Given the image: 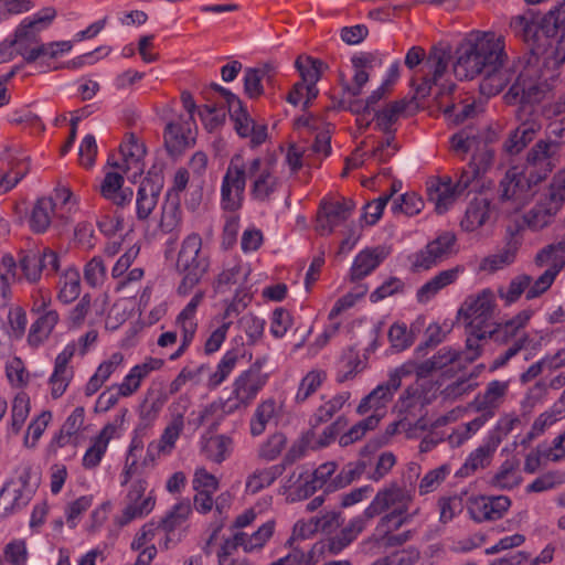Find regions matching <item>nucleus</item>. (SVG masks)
<instances>
[{"label":"nucleus","instance_id":"nucleus-38","mask_svg":"<svg viewBox=\"0 0 565 565\" xmlns=\"http://www.w3.org/2000/svg\"><path fill=\"white\" fill-rule=\"evenodd\" d=\"M428 200L435 204V210L441 214L461 195L457 192L451 178L434 180L427 186Z\"/></svg>","mask_w":565,"mask_h":565},{"label":"nucleus","instance_id":"nucleus-35","mask_svg":"<svg viewBox=\"0 0 565 565\" xmlns=\"http://www.w3.org/2000/svg\"><path fill=\"white\" fill-rule=\"evenodd\" d=\"M338 514L330 512L321 518H310L298 520L292 527L290 537L286 545L292 547L295 541L312 537L319 531H329L337 523Z\"/></svg>","mask_w":565,"mask_h":565},{"label":"nucleus","instance_id":"nucleus-42","mask_svg":"<svg viewBox=\"0 0 565 565\" xmlns=\"http://www.w3.org/2000/svg\"><path fill=\"white\" fill-rule=\"evenodd\" d=\"M114 431L115 428L111 425H106L94 438H92L90 445L82 458V466L84 469L90 470L99 466L107 451Z\"/></svg>","mask_w":565,"mask_h":565},{"label":"nucleus","instance_id":"nucleus-7","mask_svg":"<svg viewBox=\"0 0 565 565\" xmlns=\"http://www.w3.org/2000/svg\"><path fill=\"white\" fill-rule=\"evenodd\" d=\"M56 10L46 7L31 17L23 19L14 31L13 44L17 52L28 62H34L42 56L45 44H41L39 34L47 29L56 18Z\"/></svg>","mask_w":565,"mask_h":565},{"label":"nucleus","instance_id":"nucleus-56","mask_svg":"<svg viewBox=\"0 0 565 565\" xmlns=\"http://www.w3.org/2000/svg\"><path fill=\"white\" fill-rule=\"evenodd\" d=\"M482 140L479 130L473 127H465L451 136L450 149L455 156L465 159L467 153H472Z\"/></svg>","mask_w":565,"mask_h":565},{"label":"nucleus","instance_id":"nucleus-53","mask_svg":"<svg viewBox=\"0 0 565 565\" xmlns=\"http://www.w3.org/2000/svg\"><path fill=\"white\" fill-rule=\"evenodd\" d=\"M373 56L369 53H361L351 58L354 71L351 83L345 85V92L351 96H359L365 84L369 82V68L372 67Z\"/></svg>","mask_w":565,"mask_h":565},{"label":"nucleus","instance_id":"nucleus-2","mask_svg":"<svg viewBox=\"0 0 565 565\" xmlns=\"http://www.w3.org/2000/svg\"><path fill=\"white\" fill-rule=\"evenodd\" d=\"M413 501L414 490L392 482L381 489L363 511L366 520L383 514L376 524L375 536L385 547H397L413 539L412 530L395 533L419 513V508L411 511Z\"/></svg>","mask_w":565,"mask_h":565},{"label":"nucleus","instance_id":"nucleus-32","mask_svg":"<svg viewBox=\"0 0 565 565\" xmlns=\"http://www.w3.org/2000/svg\"><path fill=\"white\" fill-rule=\"evenodd\" d=\"M249 274V266L239 257H234L223 265V269L215 278L214 289L216 292H226L232 287L246 282Z\"/></svg>","mask_w":565,"mask_h":565},{"label":"nucleus","instance_id":"nucleus-17","mask_svg":"<svg viewBox=\"0 0 565 565\" xmlns=\"http://www.w3.org/2000/svg\"><path fill=\"white\" fill-rule=\"evenodd\" d=\"M120 161L109 164L122 173L127 174L129 180L136 181L145 171L146 147L143 142L134 134H127L119 146Z\"/></svg>","mask_w":565,"mask_h":565},{"label":"nucleus","instance_id":"nucleus-13","mask_svg":"<svg viewBox=\"0 0 565 565\" xmlns=\"http://www.w3.org/2000/svg\"><path fill=\"white\" fill-rule=\"evenodd\" d=\"M457 253V237L454 232L439 233L424 248L409 256L413 271L428 270Z\"/></svg>","mask_w":565,"mask_h":565},{"label":"nucleus","instance_id":"nucleus-50","mask_svg":"<svg viewBox=\"0 0 565 565\" xmlns=\"http://www.w3.org/2000/svg\"><path fill=\"white\" fill-rule=\"evenodd\" d=\"M369 521L370 520H366L364 518V512L362 513V515L352 519L338 535L331 537L328 541V551L331 554H339L347 546H349L358 537L360 533L363 532Z\"/></svg>","mask_w":565,"mask_h":565},{"label":"nucleus","instance_id":"nucleus-31","mask_svg":"<svg viewBox=\"0 0 565 565\" xmlns=\"http://www.w3.org/2000/svg\"><path fill=\"white\" fill-rule=\"evenodd\" d=\"M194 122L184 120L183 115L178 121L169 122L164 130V145L171 156L182 153L193 142L192 126Z\"/></svg>","mask_w":565,"mask_h":565},{"label":"nucleus","instance_id":"nucleus-57","mask_svg":"<svg viewBox=\"0 0 565 565\" xmlns=\"http://www.w3.org/2000/svg\"><path fill=\"white\" fill-rule=\"evenodd\" d=\"M490 216V203L486 199H476L468 205L460 226L466 232L480 228Z\"/></svg>","mask_w":565,"mask_h":565},{"label":"nucleus","instance_id":"nucleus-55","mask_svg":"<svg viewBox=\"0 0 565 565\" xmlns=\"http://www.w3.org/2000/svg\"><path fill=\"white\" fill-rule=\"evenodd\" d=\"M558 212L559 210L541 196L537 203L525 213L524 223L531 230L540 231L548 226Z\"/></svg>","mask_w":565,"mask_h":565},{"label":"nucleus","instance_id":"nucleus-36","mask_svg":"<svg viewBox=\"0 0 565 565\" xmlns=\"http://www.w3.org/2000/svg\"><path fill=\"white\" fill-rule=\"evenodd\" d=\"M316 492L311 477L306 471H292L281 486L286 501L294 503L311 497Z\"/></svg>","mask_w":565,"mask_h":565},{"label":"nucleus","instance_id":"nucleus-51","mask_svg":"<svg viewBox=\"0 0 565 565\" xmlns=\"http://www.w3.org/2000/svg\"><path fill=\"white\" fill-rule=\"evenodd\" d=\"M57 217L56 202L53 199H39L30 215V227L34 233L41 234L47 231L53 217Z\"/></svg>","mask_w":565,"mask_h":565},{"label":"nucleus","instance_id":"nucleus-14","mask_svg":"<svg viewBox=\"0 0 565 565\" xmlns=\"http://www.w3.org/2000/svg\"><path fill=\"white\" fill-rule=\"evenodd\" d=\"M561 162V143L539 140L526 154V172L533 183L543 182Z\"/></svg>","mask_w":565,"mask_h":565},{"label":"nucleus","instance_id":"nucleus-19","mask_svg":"<svg viewBox=\"0 0 565 565\" xmlns=\"http://www.w3.org/2000/svg\"><path fill=\"white\" fill-rule=\"evenodd\" d=\"M354 209L353 201L344 198L322 201L317 214L316 231L320 235H330L351 216Z\"/></svg>","mask_w":565,"mask_h":565},{"label":"nucleus","instance_id":"nucleus-28","mask_svg":"<svg viewBox=\"0 0 565 565\" xmlns=\"http://www.w3.org/2000/svg\"><path fill=\"white\" fill-rule=\"evenodd\" d=\"M397 390L392 388L391 384L386 381L377 385L367 396H365L356 407L359 415H366L375 417L376 423L380 424L381 419L386 414V408Z\"/></svg>","mask_w":565,"mask_h":565},{"label":"nucleus","instance_id":"nucleus-23","mask_svg":"<svg viewBox=\"0 0 565 565\" xmlns=\"http://www.w3.org/2000/svg\"><path fill=\"white\" fill-rule=\"evenodd\" d=\"M31 495L26 476H20L17 480L7 482L0 490V518H7L24 508L31 500Z\"/></svg>","mask_w":565,"mask_h":565},{"label":"nucleus","instance_id":"nucleus-44","mask_svg":"<svg viewBox=\"0 0 565 565\" xmlns=\"http://www.w3.org/2000/svg\"><path fill=\"white\" fill-rule=\"evenodd\" d=\"M519 462L515 459L504 460L489 480V486L497 490H513L522 483Z\"/></svg>","mask_w":565,"mask_h":565},{"label":"nucleus","instance_id":"nucleus-52","mask_svg":"<svg viewBox=\"0 0 565 565\" xmlns=\"http://www.w3.org/2000/svg\"><path fill=\"white\" fill-rule=\"evenodd\" d=\"M192 514V505L189 499H182L175 503L166 515L158 521L161 531L164 532L167 541L173 535L175 530L180 529Z\"/></svg>","mask_w":565,"mask_h":565},{"label":"nucleus","instance_id":"nucleus-20","mask_svg":"<svg viewBox=\"0 0 565 565\" xmlns=\"http://www.w3.org/2000/svg\"><path fill=\"white\" fill-rule=\"evenodd\" d=\"M545 93L546 84L525 71L518 76L504 95V99L510 105H533L543 100Z\"/></svg>","mask_w":565,"mask_h":565},{"label":"nucleus","instance_id":"nucleus-26","mask_svg":"<svg viewBox=\"0 0 565 565\" xmlns=\"http://www.w3.org/2000/svg\"><path fill=\"white\" fill-rule=\"evenodd\" d=\"M85 413L83 406H77L66 417L60 430L53 436L47 446V450L51 454L55 455L58 449L75 443L78 434L84 429Z\"/></svg>","mask_w":565,"mask_h":565},{"label":"nucleus","instance_id":"nucleus-37","mask_svg":"<svg viewBox=\"0 0 565 565\" xmlns=\"http://www.w3.org/2000/svg\"><path fill=\"white\" fill-rule=\"evenodd\" d=\"M498 447V438L487 436L483 443L468 456L458 473L461 477H469L479 469L487 468L490 466Z\"/></svg>","mask_w":565,"mask_h":565},{"label":"nucleus","instance_id":"nucleus-40","mask_svg":"<svg viewBox=\"0 0 565 565\" xmlns=\"http://www.w3.org/2000/svg\"><path fill=\"white\" fill-rule=\"evenodd\" d=\"M284 465H273L268 467L256 468L247 475L245 479L244 492L247 495H255L269 488L282 475Z\"/></svg>","mask_w":565,"mask_h":565},{"label":"nucleus","instance_id":"nucleus-45","mask_svg":"<svg viewBox=\"0 0 565 565\" xmlns=\"http://www.w3.org/2000/svg\"><path fill=\"white\" fill-rule=\"evenodd\" d=\"M31 399L25 392H19L11 401L10 416L7 422V433L18 436L30 416Z\"/></svg>","mask_w":565,"mask_h":565},{"label":"nucleus","instance_id":"nucleus-46","mask_svg":"<svg viewBox=\"0 0 565 565\" xmlns=\"http://www.w3.org/2000/svg\"><path fill=\"white\" fill-rule=\"evenodd\" d=\"M122 363L124 354L121 352H115L107 360L103 361L86 383L84 390L85 395L92 396L98 392Z\"/></svg>","mask_w":565,"mask_h":565},{"label":"nucleus","instance_id":"nucleus-47","mask_svg":"<svg viewBox=\"0 0 565 565\" xmlns=\"http://www.w3.org/2000/svg\"><path fill=\"white\" fill-rule=\"evenodd\" d=\"M60 316L56 310L45 311L31 324L28 333V344L36 349L42 345L51 335L58 323Z\"/></svg>","mask_w":565,"mask_h":565},{"label":"nucleus","instance_id":"nucleus-16","mask_svg":"<svg viewBox=\"0 0 565 565\" xmlns=\"http://www.w3.org/2000/svg\"><path fill=\"white\" fill-rule=\"evenodd\" d=\"M542 18H539L532 10H527L523 14L515 15L510 21L512 33L527 43L534 54H541L542 49L546 45V41L555 35L546 34L541 26ZM557 40L559 35H556Z\"/></svg>","mask_w":565,"mask_h":565},{"label":"nucleus","instance_id":"nucleus-11","mask_svg":"<svg viewBox=\"0 0 565 565\" xmlns=\"http://www.w3.org/2000/svg\"><path fill=\"white\" fill-rule=\"evenodd\" d=\"M247 175L246 159L235 153L226 168L221 183V207L226 212H237L244 203Z\"/></svg>","mask_w":565,"mask_h":565},{"label":"nucleus","instance_id":"nucleus-48","mask_svg":"<svg viewBox=\"0 0 565 565\" xmlns=\"http://www.w3.org/2000/svg\"><path fill=\"white\" fill-rule=\"evenodd\" d=\"M56 298L68 305L76 300L81 295L82 285H81V275L76 267H67L58 275V279L56 282Z\"/></svg>","mask_w":565,"mask_h":565},{"label":"nucleus","instance_id":"nucleus-49","mask_svg":"<svg viewBox=\"0 0 565 565\" xmlns=\"http://www.w3.org/2000/svg\"><path fill=\"white\" fill-rule=\"evenodd\" d=\"M405 109L406 103L404 100L392 102L381 110L374 111L370 116V122L374 120V128L384 132L385 136L394 135L395 125Z\"/></svg>","mask_w":565,"mask_h":565},{"label":"nucleus","instance_id":"nucleus-10","mask_svg":"<svg viewBox=\"0 0 565 565\" xmlns=\"http://www.w3.org/2000/svg\"><path fill=\"white\" fill-rule=\"evenodd\" d=\"M156 503L157 498L154 491L149 489L148 480L145 477H138L127 488L124 507L115 522L124 527L136 520L145 519L153 511Z\"/></svg>","mask_w":565,"mask_h":565},{"label":"nucleus","instance_id":"nucleus-63","mask_svg":"<svg viewBox=\"0 0 565 565\" xmlns=\"http://www.w3.org/2000/svg\"><path fill=\"white\" fill-rule=\"evenodd\" d=\"M53 419L51 411L44 409L35 415L29 423L24 436L23 446L28 449L36 448L41 437Z\"/></svg>","mask_w":565,"mask_h":565},{"label":"nucleus","instance_id":"nucleus-8","mask_svg":"<svg viewBox=\"0 0 565 565\" xmlns=\"http://www.w3.org/2000/svg\"><path fill=\"white\" fill-rule=\"evenodd\" d=\"M495 307V296L490 289H482L462 303L459 313L468 321L469 333L472 337L467 339L469 349L475 348L476 340H484L483 331H488L493 324Z\"/></svg>","mask_w":565,"mask_h":565},{"label":"nucleus","instance_id":"nucleus-54","mask_svg":"<svg viewBox=\"0 0 565 565\" xmlns=\"http://www.w3.org/2000/svg\"><path fill=\"white\" fill-rule=\"evenodd\" d=\"M565 416V401L562 397L558 403H555L551 408L539 415L527 433L524 441L531 443L547 429H550L556 422Z\"/></svg>","mask_w":565,"mask_h":565},{"label":"nucleus","instance_id":"nucleus-30","mask_svg":"<svg viewBox=\"0 0 565 565\" xmlns=\"http://www.w3.org/2000/svg\"><path fill=\"white\" fill-rule=\"evenodd\" d=\"M124 173L118 171H109L105 174L100 185V195L118 207L128 205L134 195L131 188L124 186Z\"/></svg>","mask_w":565,"mask_h":565},{"label":"nucleus","instance_id":"nucleus-61","mask_svg":"<svg viewBox=\"0 0 565 565\" xmlns=\"http://www.w3.org/2000/svg\"><path fill=\"white\" fill-rule=\"evenodd\" d=\"M440 552L438 545H430L424 554L416 547H407L393 552L395 565H435L431 559Z\"/></svg>","mask_w":565,"mask_h":565},{"label":"nucleus","instance_id":"nucleus-62","mask_svg":"<svg viewBox=\"0 0 565 565\" xmlns=\"http://www.w3.org/2000/svg\"><path fill=\"white\" fill-rule=\"evenodd\" d=\"M275 530L276 521L268 520L250 534L241 531V535L243 536L242 540L244 543V552L254 553L262 551L273 537Z\"/></svg>","mask_w":565,"mask_h":565},{"label":"nucleus","instance_id":"nucleus-15","mask_svg":"<svg viewBox=\"0 0 565 565\" xmlns=\"http://www.w3.org/2000/svg\"><path fill=\"white\" fill-rule=\"evenodd\" d=\"M220 92L225 98L230 117L238 136L248 138L254 147L262 145L267 138V127L263 124H256L243 106L242 100L233 93L223 87H220Z\"/></svg>","mask_w":565,"mask_h":565},{"label":"nucleus","instance_id":"nucleus-9","mask_svg":"<svg viewBox=\"0 0 565 565\" xmlns=\"http://www.w3.org/2000/svg\"><path fill=\"white\" fill-rule=\"evenodd\" d=\"M534 264L539 268H545V270L533 281L526 292L527 300L544 295L565 267V238L540 249L534 257Z\"/></svg>","mask_w":565,"mask_h":565},{"label":"nucleus","instance_id":"nucleus-3","mask_svg":"<svg viewBox=\"0 0 565 565\" xmlns=\"http://www.w3.org/2000/svg\"><path fill=\"white\" fill-rule=\"evenodd\" d=\"M450 60V52L441 46H433L428 55L422 46H412L407 51L405 65L409 70H414L422 64V67L412 77V85L418 96L429 95L433 86H439L441 96L454 92L455 84L445 79Z\"/></svg>","mask_w":565,"mask_h":565},{"label":"nucleus","instance_id":"nucleus-29","mask_svg":"<svg viewBox=\"0 0 565 565\" xmlns=\"http://www.w3.org/2000/svg\"><path fill=\"white\" fill-rule=\"evenodd\" d=\"M267 382L262 381L248 372L243 371L232 384V396L228 402L234 401L235 408L247 407L257 397Z\"/></svg>","mask_w":565,"mask_h":565},{"label":"nucleus","instance_id":"nucleus-33","mask_svg":"<svg viewBox=\"0 0 565 565\" xmlns=\"http://www.w3.org/2000/svg\"><path fill=\"white\" fill-rule=\"evenodd\" d=\"M164 362L161 359L148 358L142 363L131 367L122 382L116 386L119 391V395L128 397L135 394L140 388L142 381L148 377L151 372L160 370Z\"/></svg>","mask_w":565,"mask_h":565},{"label":"nucleus","instance_id":"nucleus-12","mask_svg":"<svg viewBox=\"0 0 565 565\" xmlns=\"http://www.w3.org/2000/svg\"><path fill=\"white\" fill-rule=\"evenodd\" d=\"M536 185L539 183L532 182L524 168L511 167L500 181V199L509 203L511 210L519 211L532 199Z\"/></svg>","mask_w":565,"mask_h":565},{"label":"nucleus","instance_id":"nucleus-64","mask_svg":"<svg viewBox=\"0 0 565 565\" xmlns=\"http://www.w3.org/2000/svg\"><path fill=\"white\" fill-rule=\"evenodd\" d=\"M241 354L237 350L226 351L216 365L215 371L210 375L207 385L210 388L218 387L235 370Z\"/></svg>","mask_w":565,"mask_h":565},{"label":"nucleus","instance_id":"nucleus-1","mask_svg":"<svg viewBox=\"0 0 565 565\" xmlns=\"http://www.w3.org/2000/svg\"><path fill=\"white\" fill-rule=\"evenodd\" d=\"M504 47V38L493 32L470 33L456 52V77L469 79L483 74L480 92L486 96L499 94L512 78Z\"/></svg>","mask_w":565,"mask_h":565},{"label":"nucleus","instance_id":"nucleus-21","mask_svg":"<svg viewBox=\"0 0 565 565\" xmlns=\"http://www.w3.org/2000/svg\"><path fill=\"white\" fill-rule=\"evenodd\" d=\"M76 354V344L67 343L54 360L53 372L47 380L50 395L58 399L67 391L73 377L74 370L70 365Z\"/></svg>","mask_w":565,"mask_h":565},{"label":"nucleus","instance_id":"nucleus-4","mask_svg":"<svg viewBox=\"0 0 565 565\" xmlns=\"http://www.w3.org/2000/svg\"><path fill=\"white\" fill-rule=\"evenodd\" d=\"M249 195L260 203L273 201L285 185V177L278 161L273 157L246 159Z\"/></svg>","mask_w":565,"mask_h":565},{"label":"nucleus","instance_id":"nucleus-6","mask_svg":"<svg viewBox=\"0 0 565 565\" xmlns=\"http://www.w3.org/2000/svg\"><path fill=\"white\" fill-rule=\"evenodd\" d=\"M533 315V310L524 309L504 322H493L488 331H483L484 340L492 339L499 343H508L514 340V343L504 353L495 358L493 361L494 369L504 366L510 359L527 345L530 337L524 329L530 323Z\"/></svg>","mask_w":565,"mask_h":565},{"label":"nucleus","instance_id":"nucleus-60","mask_svg":"<svg viewBox=\"0 0 565 565\" xmlns=\"http://www.w3.org/2000/svg\"><path fill=\"white\" fill-rule=\"evenodd\" d=\"M233 447L234 441L230 436L216 435L205 441L202 452L207 460L220 465L232 455Z\"/></svg>","mask_w":565,"mask_h":565},{"label":"nucleus","instance_id":"nucleus-43","mask_svg":"<svg viewBox=\"0 0 565 565\" xmlns=\"http://www.w3.org/2000/svg\"><path fill=\"white\" fill-rule=\"evenodd\" d=\"M282 409V403L270 397L262 401L250 418L249 431L253 437L260 436L267 427V424L277 417Z\"/></svg>","mask_w":565,"mask_h":565},{"label":"nucleus","instance_id":"nucleus-59","mask_svg":"<svg viewBox=\"0 0 565 565\" xmlns=\"http://www.w3.org/2000/svg\"><path fill=\"white\" fill-rule=\"evenodd\" d=\"M328 379V373L321 367L309 370L300 380L295 399L297 403H305L316 394Z\"/></svg>","mask_w":565,"mask_h":565},{"label":"nucleus","instance_id":"nucleus-25","mask_svg":"<svg viewBox=\"0 0 565 565\" xmlns=\"http://www.w3.org/2000/svg\"><path fill=\"white\" fill-rule=\"evenodd\" d=\"M542 30L548 35H559L553 52L555 65L565 62V0L544 14Z\"/></svg>","mask_w":565,"mask_h":565},{"label":"nucleus","instance_id":"nucleus-39","mask_svg":"<svg viewBox=\"0 0 565 565\" xmlns=\"http://www.w3.org/2000/svg\"><path fill=\"white\" fill-rule=\"evenodd\" d=\"M7 320L8 327L0 320V350L10 342L22 339L28 326L26 312L20 306L9 309Z\"/></svg>","mask_w":565,"mask_h":565},{"label":"nucleus","instance_id":"nucleus-34","mask_svg":"<svg viewBox=\"0 0 565 565\" xmlns=\"http://www.w3.org/2000/svg\"><path fill=\"white\" fill-rule=\"evenodd\" d=\"M465 271L463 266L458 265L449 269L439 271L427 280L416 292V299L419 303H427L435 298L443 289L455 284Z\"/></svg>","mask_w":565,"mask_h":565},{"label":"nucleus","instance_id":"nucleus-5","mask_svg":"<svg viewBox=\"0 0 565 565\" xmlns=\"http://www.w3.org/2000/svg\"><path fill=\"white\" fill-rule=\"evenodd\" d=\"M202 244V237L198 233H190L181 242L175 264L177 270L182 275V280L177 288L179 296L190 295L209 270L210 260L201 253Z\"/></svg>","mask_w":565,"mask_h":565},{"label":"nucleus","instance_id":"nucleus-18","mask_svg":"<svg viewBox=\"0 0 565 565\" xmlns=\"http://www.w3.org/2000/svg\"><path fill=\"white\" fill-rule=\"evenodd\" d=\"M184 429L183 413L172 414L170 422L157 440L149 443L142 466L154 467L161 456H169L175 448V444Z\"/></svg>","mask_w":565,"mask_h":565},{"label":"nucleus","instance_id":"nucleus-24","mask_svg":"<svg viewBox=\"0 0 565 565\" xmlns=\"http://www.w3.org/2000/svg\"><path fill=\"white\" fill-rule=\"evenodd\" d=\"M390 255L385 246L366 247L359 252L349 270V279L359 281L371 275Z\"/></svg>","mask_w":565,"mask_h":565},{"label":"nucleus","instance_id":"nucleus-41","mask_svg":"<svg viewBox=\"0 0 565 565\" xmlns=\"http://www.w3.org/2000/svg\"><path fill=\"white\" fill-rule=\"evenodd\" d=\"M463 367L462 353L449 347L438 350L430 359L423 362L422 372L427 376L436 371L452 372Z\"/></svg>","mask_w":565,"mask_h":565},{"label":"nucleus","instance_id":"nucleus-58","mask_svg":"<svg viewBox=\"0 0 565 565\" xmlns=\"http://www.w3.org/2000/svg\"><path fill=\"white\" fill-rule=\"evenodd\" d=\"M236 409L233 404L228 405L227 402H213L198 412L196 418L193 420L195 427L209 425L211 428L216 429L225 416Z\"/></svg>","mask_w":565,"mask_h":565},{"label":"nucleus","instance_id":"nucleus-22","mask_svg":"<svg viewBox=\"0 0 565 565\" xmlns=\"http://www.w3.org/2000/svg\"><path fill=\"white\" fill-rule=\"evenodd\" d=\"M512 501L508 495H478L468 501V512L477 522L495 521L511 508Z\"/></svg>","mask_w":565,"mask_h":565},{"label":"nucleus","instance_id":"nucleus-27","mask_svg":"<svg viewBox=\"0 0 565 565\" xmlns=\"http://www.w3.org/2000/svg\"><path fill=\"white\" fill-rule=\"evenodd\" d=\"M205 298L203 290L196 291L183 309L177 315L174 326L180 334V340L193 342L195 339L199 320L198 310Z\"/></svg>","mask_w":565,"mask_h":565}]
</instances>
